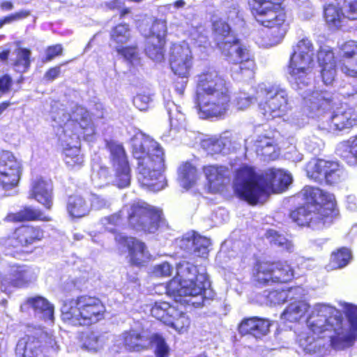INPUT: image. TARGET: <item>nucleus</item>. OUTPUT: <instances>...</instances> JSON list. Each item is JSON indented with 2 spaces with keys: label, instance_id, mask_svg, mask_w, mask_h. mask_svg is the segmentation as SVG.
I'll return each instance as SVG.
<instances>
[{
  "label": "nucleus",
  "instance_id": "1",
  "mask_svg": "<svg viewBox=\"0 0 357 357\" xmlns=\"http://www.w3.org/2000/svg\"><path fill=\"white\" fill-rule=\"evenodd\" d=\"M291 182V174L284 169L270 167L256 175L254 167L241 165L236 170L233 188L238 198L255 206L271 194L286 191Z\"/></svg>",
  "mask_w": 357,
  "mask_h": 357
},
{
  "label": "nucleus",
  "instance_id": "2",
  "mask_svg": "<svg viewBox=\"0 0 357 357\" xmlns=\"http://www.w3.org/2000/svg\"><path fill=\"white\" fill-rule=\"evenodd\" d=\"M300 195L304 203L289 213L297 225L320 229L331 226L339 218L337 202L333 193L317 186L305 185Z\"/></svg>",
  "mask_w": 357,
  "mask_h": 357
},
{
  "label": "nucleus",
  "instance_id": "3",
  "mask_svg": "<svg viewBox=\"0 0 357 357\" xmlns=\"http://www.w3.org/2000/svg\"><path fill=\"white\" fill-rule=\"evenodd\" d=\"M131 154L137 162L140 185L153 192L162 190L167 182L162 174L165 153L160 144L149 137L136 138L132 141Z\"/></svg>",
  "mask_w": 357,
  "mask_h": 357
},
{
  "label": "nucleus",
  "instance_id": "4",
  "mask_svg": "<svg viewBox=\"0 0 357 357\" xmlns=\"http://www.w3.org/2000/svg\"><path fill=\"white\" fill-rule=\"evenodd\" d=\"M195 102L204 119L222 118L229 109L231 95L226 81L214 70L197 75Z\"/></svg>",
  "mask_w": 357,
  "mask_h": 357
},
{
  "label": "nucleus",
  "instance_id": "5",
  "mask_svg": "<svg viewBox=\"0 0 357 357\" xmlns=\"http://www.w3.org/2000/svg\"><path fill=\"white\" fill-rule=\"evenodd\" d=\"M207 283L197 266L182 261L177 266L176 275L167 283L165 293L185 307H199L204 305Z\"/></svg>",
  "mask_w": 357,
  "mask_h": 357
},
{
  "label": "nucleus",
  "instance_id": "6",
  "mask_svg": "<svg viewBox=\"0 0 357 357\" xmlns=\"http://www.w3.org/2000/svg\"><path fill=\"white\" fill-rule=\"evenodd\" d=\"M107 314L105 302L99 296L89 294L65 300L61 309L63 322L77 328H89L102 322Z\"/></svg>",
  "mask_w": 357,
  "mask_h": 357
},
{
  "label": "nucleus",
  "instance_id": "7",
  "mask_svg": "<svg viewBox=\"0 0 357 357\" xmlns=\"http://www.w3.org/2000/svg\"><path fill=\"white\" fill-rule=\"evenodd\" d=\"M212 31L218 39L216 46L221 53L229 61L239 64L238 73L241 75L252 77L255 68V60L250 51L234 34L230 25L222 19L216 20L212 23Z\"/></svg>",
  "mask_w": 357,
  "mask_h": 357
},
{
  "label": "nucleus",
  "instance_id": "8",
  "mask_svg": "<svg viewBox=\"0 0 357 357\" xmlns=\"http://www.w3.org/2000/svg\"><path fill=\"white\" fill-rule=\"evenodd\" d=\"M339 93L342 97V101L349 107L344 109H337L328 116H320L317 121L320 130L337 133L357 126V112L354 109L357 105V86L346 83L340 88Z\"/></svg>",
  "mask_w": 357,
  "mask_h": 357
},
{
  "label": "nucleus",
  "instance_id": "9",
  "mask_svg": "<svg viewBox=\"0 0 357 357\" xmlns=\"http://www.w3.org/2000/svg\"><path fill=\"white\" fill-rule=\"evenodd\" d=\"M284 0H248V8L256 22L265 27L275 28L281 38L289 29L290 20Z\"/></svg>",
  "mask_w": 357,
  "mask_h": 357
},
{
  "label": "nucleus",
  "instance_id": "10",
  "mask_svg": "<svg viewBox=\"0 0 357 357\" xmlns=\"http://www.w3.org/2000/svg\"><path fill=\"white\" fill-rule=\"evenodd\" d=\"M294 278V268L287 260L282 259H257L250 273V282L257 288L287 283Z\"/></svg>",
  "mask_w": 357,
  "mask_h": 357
},
{
  "label": "nucleus",
  "instance_id": "11",
  "mask_svg": "<svg viewBox=\"0 0 357 357\" xmlns=\"http://www.w3.org/2000/svg\"><path fill=\"white\" fill-rule=\"evenodd\" d=\"M128 227L145 234L157 231L164 222L162 211L145 201L137 199L126 207Z\"/></svg>",
  "mask_w": 357,
  "mask_h": 357
},
{
  "label": "nucleus",
  "instance_id": "12",
  "mask_svg": "<svg viewBox=\"0 0 357 357\" xmlns=\"http://www.w3.org/2000/svg\"><path fill=\"white\" fill-rule=\"evenodd\" d=\"M259 112L267 120L282 116L287 110V91L275 84H264L257 91Z\"/></svg>",
  "mask_w": 357,
  "mask_h": 357
},
{
  "label": "nucleus",
  "instance_id": "13",
  "mask_svg": "<svg viewBox=\"0 0 357 357\" xmlns=\"http://www.w3.org/2000/svg\"><path fill=\"white\" fill-rule=\"evenodd\" d=\"M308 178L319 184L334 186L345 179L344 169L339 161L312 158L307 165Z\"/></svg>",
  "mask_w": 357,
  "mask_h": 357
},
{
  "label": "nucleus",
  "instance_id": "14",
  "mask_svg": "<svg viewBox=\"0 0 357 357\" xmlns=\"http://www.w3.org/2000/svg\"><path fill=\"white\" fill-rule=\"evenodd\" d=\"M314 66V45L307 38L298 41L290 55L288 73L296 82H303Z\"/></svg>",
  "mask_w": 357,
  "mask_h": 357
},
{
  "label": "nucleus",
  "instance_id": "15",
  "mask_svg": "<svg viewBox=\"0 0 357 357\" xmlns=\"http://www.w3.org/2000/svg\"><path fill=\"white\" fill-rule=\"evenodd\" d=\"M105 146L109 154L115 185L119 188L128 187L131 181V168L125 147L122 143L114 139L105 140Z\"/></svg>",
  "mask_w": 357,
  "mask_h": 357
},
{
  "label": "nucleus",
  "instance_id": "16",
  "mask_svg": "<svg viewBox=\"0 0 357 357\" xmlns=\"http://www.w3.org/2000/svg\"><path fill=\"white\" fill-rule=\"evenodd\" d=\"M115 242L126 248L129 265L142 268L151 259V254L146 243L132 236L119 234L114 237Z\"/></svg>",
  "mask_w": 357,
  "mask_h": 357
},
{
  "label": "nucleus",
  "instance_id": "17",
  "mask_svg": "<svg viewBox=\"0 0 357 357\" xmlns=\"http://www.w3.org/2000/svg\"><path fill=\"white\" fill-rule=\"evenodd\" d=\"M193 63V55L188 44L174 43L172 45L169 63L170 69L178 78L188 79Z\"/></svg>",
  "mask_w": 357,
  "mask_h": 357
},
{
  "label": "nucleus",
  "instance_id": "18",
  "mask_svg": "<svg viewBox=\"0 0 357 357\" xmlns=\"http://www.w3.org/2000/svg\"><path fill=\"white\" fill-rule=\"evenodd\" d=\"M211 243L208 238L195 231L183 235L179 241L181 250L185 252L194 261L206 260L208 257Z\"/></svg>",
  "mask_w": 357,
  "mask_h": 357
},
{
  "label": "nucleus",
  "instance_id": "19",
  "mask_svg": "<svg viewBox=\"0 0 357 357\" xmlns=\"http://www.w3.org/2000/svg\"><path fill=\"white\" fill-rule=\"evenodd\" d=\"M20 181V168L15 157L8 151H0V186L8 190Z\"/></svg>",
  "mask_w": 357,
  "mask_h": 357
},
{
  "label": "nucleus",
  "instance_id": "20",
  "mask_svg": "<svg viewBox=\"0 0 357 357\" xmlns=\"http://www.w3.org/2000/svg\"><path fill=\"white\" fill-rule=\"evenodd\" d=\"M54 187L51 179L42 176L33 180L28 192V199H34L46 210H51L54 204Z\"/></svg>",
  "mask_w": 357,
  "mask_h": 357
},
{
  "label": "nucleus",
  "instance_id": "21",
  "mask_svg": "<svg viewBox=\"0 0 357 357\" xmlns=\"http://www.w3.org/2000/svg\"><path fill=\"white\" fill-rule=\"evenodd\" d=\"M271 324L268 319L253 316L243 318L237 329L241 336L250 335L261 339L269 333Z\"/></svg>",
  "mask_w": 357,
  "mask_h": 357
},
{
  "label": "nucleus",
  "instance_id": "22",
  "mask_svg": "<svg viewBox=\"0 0 357 357\" xmlns=\"http://www.w3.org/2000/svg\"><path fill=\"white\" fill-rule=\"evenodd\" d=\"M340 68L345 75L357 77V42L347 40L339 46Z\"/></svg>",
  "mask_w": 357,
  "mask_h": 357
},
{
  "label": "nucleus",
  "instance_id": "23",
  "mask_svg": "<svg viewBox=\"0 0 357 357\" xmlns=\"http://www.w3.org/2000/svg\"><path fill=\"white\" fill-rule=\"evenodd\" d=\"M202 172L206 178L209 188L213 191L222 190L231 181L230 170L225 165H204Z\"/></svg>",
  "mask_w": 357,
  "mask_h": 357
},
{
  "label": "nucleus",
  "instance_id": "24",
  "mask_svg": "<svg viewBox=\"0 0 357 357\" xmlns=\"http://www.w3.org/2000/svg\"><path fill=\"white\" fill-rule=\"evenodd\" d=\"M94 128L92 121L88 114L82 115L79 119L68 120L64 127V135L79 143L81 138L86 139L92 132Z\"/></svg>",
  "mask_w": 357,
  "mask_h": 357
},
{
  "label": "nucleus",
  "instance_id": "25",
  "mask_svg": "<svg viewBox=\"0 0 357 357\" xmlns=\"http://www.w3.org/2000/svg\"><path fill=\"white\" fill-rule=\"evenodd\" d=\"M303 100L310 112L322 114L321 116L334 105L332 95L326 91L313 90L307 93Z\"/></svg>",
  "mask_w": 357,
  "mask_h": 357
},
{
  "label": "nucleus",
  "instance_id": "26",
  "mask_svg": "<svg viewBox=\"0 0 357 357\" xmlns=\"http://www.w3.org/2000/svg\"><path fill=\"white\" fill-rule=\"evenodd\" d=\"M26 340L24 348V357H38L42 340L47 333L40 327H27Z\"/></svg>",
  "mask_w": 357,
  "mask_h": 357
},
{
  "label": "nucleus",
  "instance_id": "27",
  "mask_svg": "<svg viewBox=\"0 0 357 357\" xmlns=\"http://www.w3.org/2000/svg\"><path fill=\"white\" fill-rule=\"evenodd\" d=\"M323 17L327 26L333 30L340 29L347 19L343 8L333 3H326L324 6Z\"/></svg>",
  "mask_w": 357,
  "mask_h": 357
},
{
  "label": "nucleus",
  "instance_id": "28",
  "mask_svg": "<svg viewBox=\"0 0 357 357\" xmlns=\"http://www.w3.org/2000/svg\"><path fill=\"white\" fill-rule=\"evenodd\" d=\"M25 304L36 313L41 314L44 320L54 322V306L45 297L40 296L29 297L26 299Z\"/></svg>",
  "mask_w": 357,
  "mask_h": 357
},
{
  "label": "nucleus",
  "instance_id": "29",
  "mask_svg": "<svg viewBox=\"0 0 357 357\" xmlns=\"http://www.w3.org/2000/svg\"><path fill=\"white\" fill-rule=\"evenodd\" d=\"M66 209L69 215L74 218H82L89 212L86 200L82 196L75 194L68 196Z\"/></svg>",
  "mask_w": 357,
  "mask_h": 357
},
{
  "label": "nucleus",
  "instance_id": "30",
  "mask_svg": "<svg viewBox=\"0 0 357 357\" xmlns=\"http://www.w3.org/2000/svg\"><path fill=\"white\" fill-rule=\"evenodd\" d=\"M176 308L177 307L167 301H158L151 305L150 314L165 325L169 319L176 312Z\"/></svg>",
  "mask_w": 357,
  "mask_h": 357
},
{
  "label": "nucleus",
  "instance_id": "31",
  "mask_svg": "<svg viewBox=\"0 0 357 357\" xmlns=\"http://www.w3.org/2000/svg\"><path fill=\"white\" fill-rule=\"evenodd\" d=\"M165 45V35H155V33H152L147 39L145 52L153 60H162L164 57L163 49Z\"/></svg>",
  "mask_w": 357,
  "mask_h": 357
},
{
  "label": "nucleus",
  "instance_id": "32",
  "mask_svg": "<svg viewBox=\"0 0 357 357\" xmlns=\"http://www.w3.org/2000/svg\"><path fill=\"white\" fill-rule=\"evenodd\" d=\"M148 340V337L143 331H139L135 329H130L125 332L123 335L125 345L130 351H133L146 350L148 346L144 342Z\"/></svg>",
  "mask_w": 357,
  "mask_h": 357
},
{
  "label": "nucleus",
  "instance_id": "33",
  "mask_svg": "<svg viewBox=\"0 0 357 357\" xmlns=\"http://www.w3.org/2000/svg\"><path fill=\"white\" fill-rule=\"evenodd\" d=\"M310 308V305L302 301L290 303L282 314V317L289 322H296L303 318Z\"/></svg>",
  "mask_w": 357,
  "mask_h": 357
},
{
  "label": "nucleus",
  "instance_id": "34",
  "mask_svg": "<svg viewBox=\"0 0 357 357\" xmlns=\"http://www.w3.org/2000/svg\"><path fill=\"white\" fill-rule=\"evenodd\" d=\"M264 237L268 241L271 245L279 248L282 252L291 253L294 250L293 241L274 229H266Z\"/></svg>",
  "mask_w": 357,
  "mask_h": 357
},
{
  "label": "nucleus",
  "instance_id": "35",
  "mask_svg": "<svg viewBox=\"0 0 357 357\" xmlns=\"http://www.w3.org/2000/svg\"><path fill=\"white\" fill-rule=\"evenodd\" d=\"M345 314L349 322V333L341 337V342L347 346H352L357 339V306L349 305Z\"/></svg>",
  "mask_w": 357,
  "mask_h": 357
},
{
  "label": "nucleus",
  "instance_id": "36",
  "mask_svg": "<svg viewBox=\"0 0 357 357\" xmlns=\"http://www.w3.org/2000/svg\"><path fill=\"white\" fill-rule=\"evenodd\" d=\"M352 259L351 250L346 247H341L333 251L328 264L331 269H340L349 264Z\"/></svg>",
  "mask_w": 357,
  "mask_h": 357
},
{
  "label": "nucleus",
  "instance_id": "37",
  "mask_svg": "<svg viewBox=\"0 0 357 357\" xmlns=\"http://www.w3.org/2000/svg\"><path fill=\"white\" fill-rule=\"evenodd\" d=\"M64 161L68 167L72 170L81 168L84 165L83 154L79 146L66 147L64 150Z\"/></svg>",
  "mask_w": 357,
  "mask_h": 357
},
{
  "label": "nucleus",
  "instance_id": "38",
  "mask_svg": "<svg viewBox=\"0 0 357 357\" xmlns=\"http://www.w3.org/2000/svg\"><path fill=\"white\" fill-rule=\"evenodd\" d=\"M165 325L174 329L178 333H183L189 329L190 319L185 312L176 308V312L169 319Z\"/></svg>",
  "mask_w": 357,
  "mask_h": 357
},
{
  "label": "nucleus",
  "instance_id": "39",
  "mask_svg": "<svg viewBox=\"0 0 357 357\" xmlns=\"http://www.w3.org/2000/svg\"><path fill=\"white\" fill-rule=\"evenodd\" d=\"M149 342L154 348L153 354L155 357H169L171 348L162 334L153 333L149 338Z\"/></svg>",
  "mask_w": 357,
  "mask_h": 357
},
{
  "label": "nucleus",
  "instance_id": "40",
  "mask_svg": "<svg viewBox=\"0 0 357 357\" xmlns=\"http://www.w3.org/2000/svg\"><path fill=\"white\" fill-rule=\"evenodd\" d=\"M197 173L196 167L190 163L185 162L183 164L178 170V176L183 187L186 189L190 188L196 182Z\"/></svg>",
  "mask_w": 357,
  "mask_h": 357
},
{
  "label": "nucleus",
  "instance_id": "41",
  "mask_svg": "<svg viewBox=\"0 0 357 357\" xmlns=\"http://www.w3.org/2000/svg\"><path fill=\"white\" fill-rule=\"evenodd\" d=\"M130 27L126 23H119L114 26L110 31L111 41L120 46L129 41L130 38Z\"/></svg>",
  "mask_w": 357,
  "mask_h": 357
},
{
  "label": "nucleus",
  "instance_id": "42",
  "mask_svg": "<svg viewBox=\"0 0 357 357\" xmlns=\"http://www.w3.org/2000/svg\"><path fill=\"white\" fill-rule=\"evenodd\" d=\"M316 317L317 319L314 314H312L307 319L308 327L314 333L320 334L332 329L333 325L329 323L326 316L317 314Z\"/></svg>",
  "mask_w": 357,
  "mask_h": 357
},
{
  "label": "nucleus",
  "instance_id": "43",
  "mask_svg": "<svg viewBox=\"0 0 357 357\" xmlns=\"http://www.w3.org/2000/svg\"><path fill=\"white\" fill-rule=\"evenodd\" d=\"M256 152L264 158H271L274 152V141L272 138L261 135L255 142Z\"/></svg>",
  "mask_w": 357,
  "mask_h": 357
},
{
  "label": "nucleus",
  "instance_id": "44",
  "mask_svg": "<svg viewBox=\"0 0 357 357\" xmlns=\"http://www.w3.org/2000/svg\"><path fill=\"white\" fill-rule=\"evenodd\" d=\"M317 59L319 66L337 65L333 48L326 45L319 46L317 52Z\"/></svg>",
  "mask_w": 357,
  "mask_h": 357
},
{
  "label": "nucleus",
  "instance_id": "45",
  "mask_svg": "<svg viewBox=\"0 0 357 357\" xmlns=\"http://www.w3.org/2000/svg\"><path fill=\"white\" fill-rule=\"evenodd\" d=\"M342 158L348 165H357V135L346 142Z\"/></svg>",
  "mask_w": 357,
  "mask_h": 357
},
{
  "label": "nucleus",
  "instance_id": "46",
  "mask_svg": "<svg viewBox=\"0 0 357 357\" xmlns=\"http://www.w3.org/2000/svg\"><path fill=\"white\" fill-rule=\"evenodd\" d=\"M202 146L205 150L211 154H217L222 151L226 144L225 138L221 135H218L204 139L202 141Z\"/></svg>",
  "mask_w": 357,
  "mask_h": 357
},
{
  "label": "nucleus",
  "instance_id": "47",
  "mask_svg": "<svg viewBox=\"0 0 357 357\" xmlns=\"http://www.w3.org/2000/svg\"><path fill=\"white\" fill-rule=\"evenodd\" d=\"M43 238V231L40 227L24 225V245L27 246L40 241Z\"/></svg>",
  "mask_w": 357,
  "mask_h": 357
},
{
  "label": "nucleus",
  "instance_id": "48",
  "mask_svg": "<svg viewBox=\"0 0 357 357\" xmlns=\"http://www.w3.org/2000/svg\"><path fill=\"white\" fill-rule=\"evenodd\" d=\"M51 220V217L45 215L41 209L31 206H24V221L49 222Z\"/></svg>",
  "mask_w": 357,
  "mask_h": 357
},
{
  "label": "nucleus",
  "instance_id": "49",
  "mask_svg": "<svg viewBox=\"0 0 357 357\" xmlns=\"http://www.w3.org/2000/svg\"><path fill=\"white\" fill-rule=\"evenodd\" d=\"M288 289H273L266 295L267 301L270 305H281L287 302L288 299Z\"/></svg>",
  "mask_w": 357,
  "mask_h": 357
},
{
  "label": "nucleus",
  "instance_id": "50",
  "mask_svg": "<svg viewBox=\"0 0 357 357\" xmlns=\"http://www.w3.org/2000/svg\"><path fill=\"white\" fill-rule=\"evenodd\" d=\"M121 214L120 213H116L105 218L104 226L106 231L118 235L119 233H117V228L121 225Z\"/></svg>",
  "mask_w": 357,
  "mask_h": 357
},
{
  "label": "nucleus",
  "instance_id": "51",
  "mask_svg": "<svg viewBox=\"0 0 357 357\" xmlns=\"http://www.w3.org/2000/svg\"><path fill=\"white\" fill-rule=\"evenodd\" d=\"M320 76L326 85L332 84L337 77V65L320 66Z\"/></svg>",
  "mask_w": 357,
  "mask_h": 357
},
{
  "label": "nucleus",
  "instance_id": "52",
  "mask_svg": "<svg viewBox=\"0 0 357 357\" xmlns=\"http://www.w3.org/2000/svg\"><path fill=\"white\" fill-rule=\"evenodd\" d=\"M342 3L347 19L349 20H357V0H337Z\"/></svg>",
  "mask_w": 357,
  "mask_h": 357
},
{
  "label": "nucleus",
  "instance_id": "53",
  "mask_svg": "<svg viewBox=\"0 0 357 357\" xmlns=\"http://www.w3.org/2000/svg\"><path fill=\"white\" fill-rule=\"evenodd\" d=\"M63 47L61 44H54L49 45L45 50V58L43 62H49L54 59L57 56H60L63 54Z\"/></svg>",
  "mask_w": 357,
  "mask_h": 357
},
{
  "label": "nucleus",
  "instance_id": "54",
  "mask_svg": "<svg viewBox=\"0 0 357 357\" xmlns=\"http://www.w3.org/2000/svg\"><path fill=\"white\" fill-rule=\"evenodd\" d=\"M172 273V266L167 261L157 264L153 268V273L157 277H169Z\"/></svg>",
  "mask_w": 357,
  "mask_h": 357
},
{
  "label": "nucleus",
  "instance_id": "55",
  "mask_svg": "<svg viewBox=\"0 0 357 357\" xmlns=\"http://www.w3.org/2000/svg\"><path fill=\"white\" fill-rule=\"evenodd\" d=\"M150 100L149 95L138 93L134 96L132 102L136 108L140 111H144L149 107Z\"/></svg>",
  "mask_w": 357,
  "mask_h": 357
},
{
  "label": "nucleus",
  "instance_id": "56",
  "mask_svg": "<svg viewBox=\"0 0 357 357\" xmlns=\"http://www.w3.org/2000/svg\"><path fill=\"white\" fill-rule=\"evenodd\" d=\"M137 47L136 46H123L121 45L120 46L116 47V51L118 54L123 56L125 59L128 60H132L137 56Z\"/></svg>",
  "mask_w": 357,
  "mask_h": 357
},
{
  "label": "nucleus",
  "instance_id": "57",
  "mask_svg": "<svg viewBox=\"0 0 357 357\" xmlns=\"http://www.w3.org/2000/svg\"><path fill=\"white\" fill-rule=\"evenodd\" d=\"M61 66H55L50 68L45 73L44 78L47 81H53L61 75Z\"/></svg>",
  "mask_w": 357,
  "mask_h": 357
},
{
  "label": "nucleus",
  "instance_id": "58",
  "mask_svg": "<svg viewBox=\"0 0 357 357\" xmlns=\"http://www.w3.org/2000/svg\"><path fill=\"white\" fill-rule=\"evenodd\" d=\"M195 40L199 47H206L211 44L207 31H199L195 38Z\"/></svg>",
  "mask_w": 357,
  "mask_h": 357
},
{
  "label": "nucleus",
  "instance_id": "59",
  "mask_svg": "<svg viewBox=\"0 0 357 357\" xmlns=\"http://www.w3.org/2000/svg\"><path fill=\"white\" fill-rule=\"evenodd\" d=\"M12 79L8 75H3L0 77V92L7 93L12 86Z\"/></svg>",
  "mask_w": 357,
  "mask_h": 357
},
{
  "label": "nucleus",
  "instance_id": "60",
  "mask_svg": "<svg viewBox=\"0 0 357 357\" xmlns=\"http://www.w3.org/2000/svg\"><path fill=\"white\" fill-rule=\"evenodd\" d=\"M91 205L98 209H100L107 206V201L105 198L100 195L92 194Z\"/></svg>",
  "mask_w": 357,
  "mask_h": 357
},
{
  "label": "nucleus",
  "instance_id": "61",
  "mask_svg": "<svg viewBox=\"0 0 357 357\" xmlns=\"http://www.w3.org/2000/svg\"><path fill=\"white\" fill-rule=\"evenodd\" d=\"M22 16V14L21 13H15L0 18V29H1L5 24H10L17 20H20Z\"/></svg>",
  "mask_w": 357,
  "mask_h": 357
},
{
  "label": "nucleus",
  "instance_id": "62",
  "mask_svg": "<svg viewBox=\"0 0 357 357\" xmlns=\"http://www.w3.org/2000/svg\"><path fill=\"white\" fill-rule=\"evenodd\" d=\"M188 83V79H181L179 81L178 79L173 81V86L174 90L179 94L183 95L184 93L186 85Z\"/></svg>",
  "mask_w": 357,
  "mask_h": 357
},
{
  "label": "nucleus",
  "instance_id": "63",
  "mask_svg": "<svg viewBox=\"0 0 357 357\" xmlns=\"http://www.w3.org/2000/svg\"><path fill=\"white\" fill-rule=\"evenodd\" d=\"M123 3H122L120 0H110L105 3V8L111 11H114L116 10H119Z\"/></svg>",
  "mask_w": 357,
  "mask_h": 357
},
{
  "label": "nucleus",
  "instance_id": "64",
  "mask_svg": "<svg viewBox=\"0 0 357 357\" xmlns=\"http://www.w3.org/2000/svg\"><path fill=\"white\" fill-rule=\"evenodd\" d=\"M6 221L9 222H22V213H10L6 217Z\"/></svg>",
  "mask_w": 357,
  "mask_h": 357
}]
</instances>
